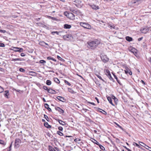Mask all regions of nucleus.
Listing matches in <instances>:
<instances>
[{"label":"nucleus","mask_w":151,"mask_h":151,"mask_svg":"<svg viewBox=\"0 0 151 151\" xmlns=\"http://www.w3.org/2000/svg\"><path fill=\"white\" fill-rule=\"evenodd\" d=\"M3 88L0 86V93H2L4 91Z\"/></svg>","instance_id":"79ce46f5"},{"label":"nucleus","mask_w":151,"mask_h":151,"mask_svg":"<svg viewBox=\"0 0 151 151\" xmlns=\"http://www.w3.org/2000/svg\"><path fill=\"white\" fill-rule=\"evenodd\" d=\"M125 38L126 40L129 42L132 41L133 40L132 38V37L129 36L126 37Z\"/></svg>","instance_id":"f3484780"},{"label":"nucleus","mask_w":151,"mask_h":151,"mask_svg":"<svg viewBox=\"0 0 151 151\" xmlns=\"http://www.w3.org/2000/svg\"><path fill=\"white\" fill-rule=\"evenodd\" d=\"M0 32L2 33H4L6 32V31L5 30H2L0 29Z\"/></svg>","instance_id":"6e6d98bb"},{"label":"nucleus","mask_w":151,"mask_h":151,"mask_svg":"<svg viewBox=\"0 0 151 151\" xmlns=\"http://www.w3.org/2000/svg\"><path fill=\"white\" fill-rule=\"evenodd\" d=\"M40 62L41 63H45L46 61L44 60H40Z\"/></svg>","instance_id":"58836bf2"},{"label":"nucleus","mask_w":151,"mask_h":151,"mask_svg":"<svg viewBox=\"0 0 151 151\" xmlns=\"http://www.w3.org/2000/svg\"><path fill=\"white\" fill-rule=\"evenodd\" d=\"M44 118L46 119V120L47 121H48V119H49V118L48 117V116L45 115V114H44Z\"/></svg>","instance_id":"ea45409f"},{"label":"nucleus","mask_w":151,"mask_h":151,"mask_svg":"<svg viewBox=\"0 0 151 151\" xmlns=\"http://www.w3.org/2000/svg\"><path fill=\"white\" fill-rule=\"evenodd\" d=\"M112 98L114 100L116 104H117L118 101V99L114 96L112 97Z\"/></svg>","instance_id":"412c9836"},{"label":"nucleus","mask_w":151,"mask_h":151,"mask_svg":"<svg viewBox=\"0 0 151 151\" xmlns=\"http://www.w3.org/2000/svg\"><path fill=\"white\" fill-rule=\"evenodd\" d=\"M5 45L4 43H0V47H4Z\"/></svg>","instance_id":"09e8293b"},{"label":"nucleus","mask_w":151,"mask_h":151,"mask_svg":"<svg viewBox=\"0 0 151 151\" xmlns=\"http://www.w3.org/2000/svg\"><path fill=\"white\" fill-rule=\"evenodd\" d=\"M21 142V140L19 139H16L15 140V147L16 148H18L19 147V144Z\"/></svg>","instance_id":"0eeeda50"},{"label":"nucleus","mask_w":151,"mask_h":151,"mask_svg":"<svg viewBox=\"0 0 151 151\" xmlns=\"http://www.w3.org/2000/svg\"><path fill=\"white\" fill-rule=\"evenodd\" d=\"M64 14L70 19L73 20L75 19V16L71 12H64Z\"/></svg>","instance_id":"f03ea898"},{"label":"nucleus","mask_w":151,"mask_h":151,"mask_svg":"<svg viewBox=\"0 0 151 151\" xmlns=\"http://www.w3.org/2000/svg\"><path fill=\"white\" fill-rule=\"evenodd\" d=\"M58 122L60 124L64 126L66 124V123L64 122H63L60 120L58 119Z\"/></svg>","instance_id":"6ab92c4d"},{"label":"nucleus","mask_w":151,"mask_h":151,"mask_svg":"<svg viewBox=\"0 0 151 151\" xmlns=\"http://www.w3.org/2000/svg\"><path fill=\"white\" fill-rule=\"evenodd\" d=\"M49 150L50 151H56L51 146H48Z\"/></svg>","instance_id":"5701e85b"},{"label":"nucleus","mask_w":151,"mask_h":151,"mask_svg":"<svg viewBox=\"0 0 151 151\" xmlns=\"http://www.w3.org/2000/svg\"><path fill=\"white\" fill-rule=\"evenodd\" d=\"M106 73H107L106 75H107V76L109 75V73H110L109 71L108 70H106Z\"/></svg>","instance_id":"5fc2aeb1"},{"label":"nucleus","mask_w":151,"mask_h":151,"mask_svg":"<svg viewBox=\"0 0 151 151\" xmlns=\"http://www.w3.org/2000/svg\"><path fill=\"white\" fill-rule=\"evenodd\" d=\"M71 27V26L68 24H65L64 25V28L65 29H70Z\"/></svg>","instance_id":"aec40b11"},{"label":"nucleus","mask_w":151,"mask_h":151,"mask_svg":"<svg viewBox=\"0 0 151 151\" xmlns=\"http://www.w3.org/2000/svg\"><path fill=\"white\" fill-rule=\"evenodd\" d=\"M20 55L22 57H24L25 56V54L24 53H21Z\"/></svg>","instance_id":"864d4df0"},{"label":"nucleus","mask_w":151,"mask_h":151,"mask_svg":"<svg viewBox=\"0 0 151 151\" xmlns=\"http://www.w3.org/2000/svg\"><path fill=\"white\" fill-rule=\"evenodd\" d=\"M39 45L42 46H45L46 43L43 41L40 42L39 43Z\"/></svg>","instance_id":"a878e982"},{"label":"nucleus","mask_w":151,"mask_h":151,"mask_svg":"<svg viewBox=\"0 0 151 151\" xmlns=\"http://www.w3.org/2000/svg\"><path fill=\"white\" fill-rule=\"evenodd\" d=\"M108 25H109V26L111 28H114V25L111 24H109Z\"/></svg>","instance_id":"603ef678"},{"label":"nucleus","mask_w":151,"mask_h":151,"mask_svg":"<svg viewBox=\"0 0 151 151\" xmlns=\"http://www.w3.org/2000/svg\"><path fill=\"white\" fill-rule=\"evenodd\" d=\"M136 145V146L138 148H140V146L139 145H138V144H137V143L135 142H133V145Z\"/></svg>","instance_id":"72a5a7b5"},{"label":"nucleus","mask_w":151,"mask_h":151,"mask_svg":"<svg viewBox=\"0 0 151 151\" xmlns=\"http://www.w3.org/2000/svg\"><path fill=\"white\" fill-rule=\"evenodd\" d=\"M81 140V139H74V141L75 142H76L77 141H80Z\"/></svg>","instance_id":"8fccbe9b"},{"label":"nucleus","mask_w":151,"mask_h":151,"mask_svg":"<svg viewBox=\"0 0 151 151\" xmlns=\"http://www.w3.org/2000/svg\"><path fill=\"white\" fill-rule=\"evenodd\" d=\"M93 142L95 144H96L97 145H99L100 144L95 139H93Z\"/></svg>","instance_id":"2f4dec72"},{"label":"nucleus","mask_w":151,"mask_h":151,"mask_svg":"<svg viewBox=\"0 0 151 151\" xmlns=\"http://www.w3.org/2000/svg\"><path fill=\"white\" fill-rule=\"evenodd\" d=\"M129 70H124V72H125V73L126 74H127L129 72Z\"/></svg>","instance_id":"052dcab7"},{"label":"nucleus","mask_w":151,"mask_h":151,"mask_svg":"<svg viewBox=\"0 0 151 151\" xmlns=\"http://www.w3.org/2000/svg\"><path fill=\"white\" fill-rule=\"evenodd\" d=\"M0 144L2 145H6V143L3 140L0 139Z\"/></svg>","instance_id":"7c9ffc66"},{"label":"nucleus","mask_w":151,"mask_h":151,"mask_svg":"<svg viewBox=\"0 0 151 151\" xmlns=\"http://www.w3.org/2000/svg\"><path fill=\"white\" fill-rule=\"evenodd\" d=\"M43 88L45 90H47V91L49 89L46 86H43Z\"/></svg>","instance_id":"c03bdc74"},{"label":"nucleus","mask_w":151,"mask_h":151,"mask_svg":"<svg viewBox=\"0 0 151 151\" xmlns=\"http://www.w3.org/2000/svg\"><path fill=\"white\" fill-rule=\"evenodd\" d=\"M80 25L86 29H90L91 28L90 25L87 23L81 22L80 23Z\"/></svg>","instance_id":"7ed1b4c3"},{"label":"nucleus","mask_w":151,"mask_h":151,"mask_svg":"<svg viewBox=\"0 0 151 151\" xmlns=\"http://www.w3.org/2000/svg\"><path fill=\"white\" fill-rule=\"evenodd\" d=\"M116 125H117V126L119 127L121 129H123V128L121 126H120L119 124H117V123H116Z\"/></svg>","instance_id":"3c124183"},{"label":"nucleus","mask_w":151,"mask_h":151,"mask_svg":"<svg viewBox=\"0 0 151 151\" xmlns=\"http://www.w3.org/2000/svg\"><path fill=\"white\" fill-rule=\"evenodd\" d=\"M88 103L94 106L95 105V104L93 102H88Z\"/></svg>","instance_id":"680f3d73"},{"label":"nucleus","mask_w":151,"mask_h":151,"mask_svg":"<svg viewBox=\"0 0 151 151\" xmlns=\"http://www.w3.org/2000/svg\"><path fill=\"white\" fill-rule=\"evenodd\" d=\"M48 92L50 93L51 94H56V92L55 90H52L51 88H49L48 90Z\"/></svg>","instance_id":"f8f14e48"},{"label":"nucleus","mask_w":151,"mask_h":151,"mask_svg":"<svg viewBox=\"0 0 151 151\" xmlns=\"http://www.w3.org/2000/svg\"><path fill=\"white\" fill-rule=\"evenodd\" d=\"M11 147H12V145L11 144V145H10V146H9V149H8L7 150L8 151H10L11 150Z\"/></svg>","instance_id":"e2e57ef3"},{"label":"nucleus","mask_w":151,"mask_h":151,"mask_svg":"<svg viewBox=\"0 0 151 151\" xmlns=\"http://www.w3.org/2000/svg\"><path fill=\"white\" fill-rule=\"evenodd\" d=\"M45 107L47 109V110L50 111H51V109L49 107V105L47 104H44Z\"/></svg>","instance_id":"dca6fc26"},{"label":"nucleus","mask_w":151,"mask_h":151,"mask_svg":"<svg viewBox=\"0 0 151 151\" xmlns=\"http://www.w3.org/2000/svg\"><path fill=\"white\" fill-rule=\"evenodd\" d=\"M57 133L60 136H62L63 135V133L60 132V131H58L57 132Z\"/></svg>","instance_id":"473e14b6"},{"label":"nucleus","mask_w":151,"mask_h":151,"mask_svg":"<svg viewBox=\"0 0 151 151\" xmlns=\"http://www.w3.org/2000/svg\"><path fill=\"white\" fill-rule=\"evenodd\" d=\"M70 10L71 12L76 14L77 15H82V13L78 9H76L74 10L72 8H70Z\"/></svg>","instance_id":"20e7f679"},{"label":"nucleus","mask_w":151,"mask_h":151,"mask_svg":"<svg viewBox=\"0 0 151 151\" xmlns=\"http://www.w3.org/2000/svg\"><path fill=\"white\" fill-rule=\"evenodd\" d=\"M58 129L60 130V131H62L63 130V128L61 127H58Z\"/></svg>","instance_id":"49530a36"},{"label":"nucleus","mask_w":151,"mask_h":151,"mask_svg":"<svg viewBox=\"0 0 151 151\" xmlns=\"http://www.w3.org/2000/svg\"><path fill=\"white\" fill-rule=\"evenodd\" d=\"M81 1L79 0H76V3L75 4L76 6L80 8L82 6V5L81 4Z\"/></svg>","instance_id":"6e6552de"},{"label":"nucleus","mask_w":151,"mask_h":151,"mask_svg":"<svg viewBox=\"0 0 151 151\" xmlns=\"http://www.w3.org/2000/svg\"><path fill=\"white\" fill-rule=\"evenodd\" d=\"M99 146L100 148L103 150H104L105 148L104 147L100 145V144L99 145Z\"/></svg>","instance_id":"c756f323"},{"label":"nucleus","mask_w":151,"mask_h":151,"mask_svg":"<svg viewBox=\"0 0 151 151\" xmlns=\"http://www.w3.org/2000/svg\"><path fill=\"white\" fill-rule=\"evenodd\" d=\"M101 58L102 61L104 63H106L109 60V58L107 57L106 55H102Z\"/></svg>","instance_id":"423d86ee"},{"label":"nucleus","mask_w":151,"mask_h":151,"mask_svg":"<svg viewBox=\"0 0 151 151\" xmlns=\"http://www.w3.org/2000/svg\"><path fill=\"white\" fill-rule=\"evenodd\" d=\"M141 81L142 82V83L144 84V85H145V82H144V81L142 80H141Z\"/></svg>","instance_id":"338daca9"},{"label":"nucleus","mask_w":151,"mask_h":151,"mask_svg":"<svg viewBox=\"0 0 151 151\" xmlns=\"http://www.w3.org/2000/svg\"><path fill=\"white\" fill-rule=\"evenodd\" d=\"M64 82L69 86H70L71 85V84L69 83V82L68 81H67L66 80H65Z\"/></svg>","instance_id":"4c0bfd02"},{"label":"nucleus","mask_w":151,"mask_h":151,"mask_svg":"<svg viewBox=\"0 0 151 151\" xmlns=\"http://www.w3.org/2000/svg\"><path fill=\"white\" fill-rule=\"evenodd\" d=\"M114 78L116 79L117 82H118V83L120 84V82L118 80V78L117 77H116V76H115V75H114Z\"/></svg>","instance_id":"e433bc0d"},{"label":"nucleus","mask_w":151,"mask_h":151,"mask_svg":"<svg viewBox=\"0 0 151 151\" xmlns=\"http://www.w3.org/2000/svg\"><path fill=\"white\" fill-rule=\"evenodd\" d=\"M68 91L74 94L76 93L71 88H68Z\"/></svg>","instance_id":"b1692460"},{"label":"nucleus","mask_w":151,"mask_h":151,"mask_svg":"<svg viewBox=\"0 0 151 151\" xmlns=\"http://www.w3.org/2000/svg\"><path fill=\"white\" fill-rule=\"evenodd\" d=\"M57 58L59 60H61V61H63V60H64L63 59V58H61L58 55L57 56Z\"/></svg>","instance_id":"a19ab883"},{"label":"nucleus","mask_w":151,"mask_h":151,"mask_svg":"<svg viewBox=\"0 0 151 151\" xmlns=\"http://www.w3.org/2000/svg\"><path fill=\"white\" fill-rule=\"evenodd\" d=\"M44 126L48 128H50L51 126L49 125L47 122H45L44 123Z\"/></svg>","instance_id":"4be33fe9"},{"label":"nucleus","mask_w":151,"mask_h":151,"mask_svg":"<svg viewBox=\"0 0 151 151\" xmlns=\"http://www.w3.org/2000/svg\"><path fill=\"white\" fill-rule=\"evenodd\" d=\"M19 70L20 71L22 72H24L25 71V70L22 68H20L19 69Z\"/></svg>","instance_id":"37998d69"},{"label":"nucleus","mask_w":151,"mask_h":151,"mask_svg":"<svg viewBox=\"0 0 151 151\" xmlns=\"http://www.w3.org/2000/svg\"><path fill=\"white\" fill-rule=\"evenodd\" d=\"M54 80L55 82H56V83H60V81L57 78H54Z\"/></svg>","instance_id":"bb28decb"},{"label":"nucleus","mask_w":151,"mask_h":151,"mask_svg":"<svg viewBox=\"0 0 151 151\" xmlns=\"http://www.w3.org/2000/svg\"><path fill=\"white\" fill-rule=\"evenodd\" d=\"M136 51H137L135 49H134V48H132V50H131V51L132 52H133L134 53H136Z\"/></svg>","instance_id":"c9c22d12"},{"label":"nucleus","mask_w":151,"mask_h":151,"mask_svg":"<svg viewBox=\"0 0 151 151\" xmlns=\"http://www.w3.org/2000/svg\"><path fill=\"white\" fill-rule=\"evenodd\" d=\"M89 5L94 10H97L99 9V6L93 4H89Z\"/></svg>","instance_id":"9d476101"},{"label":"nucleus","mask_w":151,"mask_h":151,"mask_svg":"<svg viewBox=\"0 0 151 151\" xmlns=\"http://www.w3.org/2000/svg\"><path fill=\"white\" fill-rule=\"evenodd\" d=\"M51 81L50 80H47L46 81V84L47 85H50L51 84Z\"/></svg>","instance_id":"cd10ccee"},{"label":"nucleus","mask_w":151,"mask_h":151,"mask_svg":"<svg viewBox=\"0 0 151 151\" xmlns=\"http://www.w3.org/2000/svg\"><path fill=\"white\" fill-rule=\"evenodd\" d=\"M55 33L57 35H59V32L57 31L52 32V34L53 35H54Z\"/></svg>","instance_id":"a18cd8bd"},{"label":"nucleus","mask_w":151,"mask_h":151,"mask_svg":"<svg viewBox=\"0 0 151 151\" xmlns=\"http://www.w3.org/2000/svg\"><path fill=\"white\" fill-rule=\"evenodd\" d=\"M63 38L64 40L68 41L71 40L73 39V37L71 35H67L63 36Z\"/></svg>","instance_id":"39448f33"},{"label":"nucleus","mask_w":151,"mask_h":151,"mask_svg":"<svg viewBox=\"0 0 151 151\" xmlns=\"http://www.w3.org/2000/svg\"><path fill=\"white\" fill-rule=\"evenodd\" d=\"M22 60L20 58H13L12 59V61H21Z\"/></svg>","instance_id":"393cba45"},{"label":"nucleus","mask_w":151,"mask_h":151,"mask_svg":"<svg viewBox=\"0 0 151 151\" xmlns=\"http://www.w3.org/2000/svg\"><path fill=\"white\" fill-rule=\"evenodd\" d=\"M139 144L141 146H142L143 147H145V146H146V145L143 143V142H139Z\"/></svg>","instance_id":"c85d7f7f"},{"label":"nucleus","mask_w":151,"mask_h":151,"mask_svg":"<svg viewBox=\"0 0 151 151\" xmlns=\"http://www.w3.org/2000/svg\"><path fill=\"white\" fill-rule=\"evenodd\" d=\"M9 95V91H5V93L4 94V96L7 98H8V96Z\"/></svg>","instance_id":"2eb2a0df"},{"label":"nucleus","mask_w":151,"mask_h":151,"mask_svg":"<svg viewBox=\"0 0 151 151\" xmlns=\"http://www.w3.org/2000/svg\"><path fill=\"white\" fill-rule=\"evenodd\" d=\"M13 50L14 51L21 52L23 51V49L22 48L14 47Z\"/></svg>","instance_id":"1a4fd4ad"},{"label":"nucleus","mask_w":151,"mask_h":151,"mask_svg":"<svg viewBox=\"0 0 151 151\" xmlns=\"http://www.w3.org/2000/svg\"><path fill=\"white\" fill-rule=\"evenodd\" d=\"M65 137H72V136L66 135L65 136Z\"/></svg>","instance_id":"774afa93"},{"label":"nucleus","mask_w":151,"mask_h":151,"mask_svg":"<svg viewBox=\"0 0 151 151\" xmlns=\"http://www.w3.org/2000/svg\"><path fill=\"white\" fill-rule=\"evenodd\" d=\"M55 110L58 111L60 113H63L64 112V111L63 110L61 109L60 108L58 107H55Z\"/></svg>","instance_id":"9b49d317"},{"label":"nucleus","mask_w":151,"mask_h":151,"mask_svg":"<svg viewBox=\"0 0 151 151\" xmlns=\"http://www.w3.org/2000/svg\"><path fill=\"white\" fill-rule=\"evenodd\" d=\"M147 29L145 28H142L140 29V31L142 33H146L147 32Z\"/></svg>","instance_id":"4468645a"},{"label":"nucleus","mask_w":151,"mask_h":151,"mask_svg":"<svg viewBox=\"0 0 151 151\" xmlns=\"http://www.w3.org/2000/svg\"><path fill=\"white\" fill-rule=\"evenodd\" d=\"M100 43L99 40L96 39L88 42V47L92 49H94Z\"/></svg>","instance_id":"f257e3e1"},{"label":"nucleus","mask_w":151,"mask_h":151,"mask_svg":"<svg viewBox=\"0 0 151 151\" xmlns=\"http://www.w3.org/2000/svg\"><path fill=\"white\" fill-rule=\"evenodd\" d=\"M128 73L130 75H131L132 74V72L131 71H130L129 70V72Z\"/></svg>","instance_id":"bf43d9fd"},{"label":"nucleus","mask_w":151,"mask_h":151,"mask_svg":"<svg viewBox=\"0 0 151 151\" xmlns=\"http://www.w3.org/2000/svg\"><path fill=\"white\" fill-rule=\"evenodd\" d=\"M53 58H52L51 57H50V56H49V57H47V59L48 60H52Z\"/></svg>","instance_id":"de8ad7c7"},{"label":"nucleus","mask_w":151,"mask_h":151,"mask_svg":"<svg viewBox=\"0 0 151 151\" xmlns=\"http://www.w3.org/2000/svg\"><path fill=\"white\" fill-rule=\"evenodd\" d=\"M145 148H146V149L148 150L150 147H149L147 145H146V146H145V147H144Z\"/></svg>","instance_id":"13d9d810"},{"label":"nucleus","mask_w":151,"mask_h":151,"mask_svg":"<svg viewBox=\"0 0 151 151\" xmlns=\"http://www.w3.org/2000/svg\"><path fill=\"white\" fill-rule=\"evenodd\" d=\"M57 98L59 100L62 101H63L65 100V99L63 97L60 96H58L57 97Z\"/></svg>","instance_id":"a211bd4d"},{"label":"nucleus","mask_w":151,"mask_h":151,"mask_svg":"<svg viewBox=\"0 0 151 151\" xmlns=\"http://www.w3.org/2000/svg\"><path fill=\"white\" fill-rule=\"evenodd\" d=\"M108 76L111 80H113V79L111 76L110 73H109V75Z\"/></svg>","instance_id":"f704fd0d"},{"label":"nucleus","mask_w":151,"mask_h":151,"mask_svg":"<svg viewBox=\"0 0 151 151\" xmlns=\"http://www.w3.org/2000/svg\"><path fill=\"white\" fill-rule=\"evenodd\" d=\"M97 77L98 78H99L101 80L104 81L103 79L101 77L99 76H97Z\"/></svg>","instance_id":"4d7b16f0"},{"label":"nucleus","mask_w":151,"mask_h":151,"mask_svg":"<svg viewBox=\"0 0 151 151\" xmlns=\"http://www.w3.org/2000/svg\"><path fill=\"white\" fill-rule=\"evenodd\" d=\"M143 39V37H140V38H138V40L139 41H141V40H142V39Z\"/></svg>","instance_id":"0e129e2a"},{"label":"nucleus","mask_w":151,"mask_h":151,"mask_svg":"<svg viewBox=\"0 0 151 151\" xmlns=\"http://www.w3.org/2000/svg\"><path fill=\"white\" fill-rule=\"evenodd\" d=\"M107 99L110 104H111L112 106H114V105L112 102V99L111 97L108 96L107 97Z\"/></svg>","instance_id":"ddd939ff"},{"label":"nucleus","mask_w":151,"mask_h":151,"mask_svg":"<svg viewBox=\"0 0 151 151\" xmlns=\"http://www.w3.org/2000/svg\"><path fill=\"white\" fill-rule=\"evenodd\" d=\"M95 99L96 100V101H97V103H99V99H98V98L96 97Z\"/></svg>","instance_id":"69168bd1"}]
</instances>
